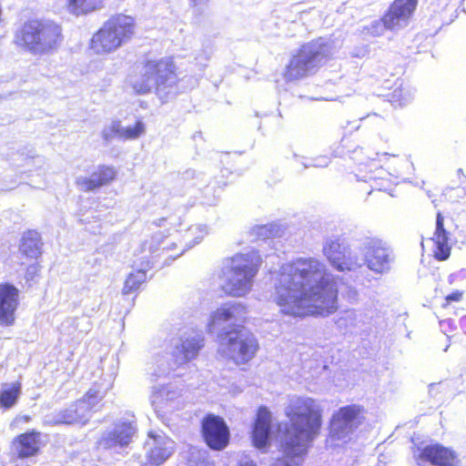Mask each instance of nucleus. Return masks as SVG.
<instances>
[{
    "label": "nucleus",
    "instance_id": "1",
    "mask_svg": "<svg viewBox=\"0 0 466 466\" xmlns=\"http://www.w3.org/2000/svg\"><path fill=\"white\" fill-rule=\"evenodd\" d=\"M274 300L282 314L298 318L328 317L339 308L335 279L313 258H299L281 268Z\"/></svg>",
    "mask_w": 466,
    "mask_h": 466
},
{
    "label": "nucleus",
    "instance_id": "2",
    "mask_svg": "<svg viewBox=\"0 0 466 466\" xmlns=\"http://www.w3.org/2000/svg\"><path fill=\"white\" fill-rule=\"evenodd\" d=\"M286 416L289 425L285 429L284 452L298 454L299 449L319 435L322 427V410L315 400L296 397L289 402Z\"/></svg>",
    "mask_w": 466,
    "mask_h": 466
},
{
    "label": "nucleus",
    "instance_id": "3",
    "mask_svg": "<svg viewBox=\"0 0 466 466\" xmlns=\"http://www.w3.org/2000/svg\"><path fill=\"white\" fill-rule=\"evenodd\" d=\"M333 57L332 46L322 37L302 44L290 56L283 76L287 81H295L315 75Z\"/></svg>",
    "mask_w": 466,
    "mask_h": 466
},
{
    "label": "nucleus",
    "instance_id": "4",
    "mask_svg": "<svg viewBox=\"0 0 466 466\" xmlns=\"http://www.w3.org/2000/svg\"><path fill=\"white\" fill-rule=\"evenodd\" d=\"M63 40L62 27L53 20L32 18L15 32V44L34 54H46L57 48Z\"/></svg>",
    "mask_w": 466,
    "mask_h": 466
},
{
    "label": "nucleus",
    "instance_id": "5",
    "mask_svg": "<svg viewBox=\"0 0 466 466\" xmlns=\"http://www.w3.org/2000/svg\"><path fill=\"white\" fill-rule=\"evenodd\" d=\"M261 265V258L256 251L236 254L230 258L228 267L223 268L219 279L221 290L226 296L242 297L251 289L252 280Z\"/></svg>",
    "mask_w": 466,
    "mask_h": 466
},
{
    "label": "nucleus",
    "instance_id": "6",
    "mask_svg": "<svg viewBox=\"0 0 466 466\" xmlns=\"http://www.w3.org/2000/svg\"><path fill=\"white\" fill-rule=\"evenodd\" d=\"M222 354L237 366L248 364L258 350L255 336L242 325L223 329L218 334Z\"/></svg>",
    "mask_w": 466,
    "mask_h": 466
},
{
    "label": "nucleus",
    "instance_id": "7",
    "mask_svg": "<svg viewBox=\"0 0 466 466\" xmlns=\"http://www.w3.org/2000/svg\"><path fill=\"white\" fill-rule=\"evenodd\" d=\"M143 76L147 82L153 80L157 89H166L175 86L178 82L177 67L173 57L166 56L160 59H147L143 63ZM133 88L137 94H147L150 91L148 83H135Z\"/></svg>",
    "mask_w": 466,
    "mask_h": 466
},
{
    "label": "nucleus",
    "instance_id": "8",
    "mask_svg": "<svg viewBox=\"0 0 466 466\" xmlns=\"http://www.w3.org/2000/svg\"><path fill=\"white\" fill-rule=\"evenodd\" d=\"M200 435L212 451L225 450L230 443L231 433L226 420L219 415L207 413L200 420Z\"/></svg>",
    "mask_w": 466,
    "mask_h": 466
},
{
    "label": "nucleus",
    "instance_id": "9",
    "mask_svg": "<svg viewBox=\"0 0 466 466\" xmlns=\"http://www.w3.org/2000/svg\"><path fill=\"white\" fill-rule=\"evenodd\" d=\"M364 410L360 405H347L339 408L331 417L328 438L335 442L350 436L360 424Z\"/></svg>",
    "mask_w": 466,
    "mask_h": 466
},
{
    "label": "nucleus",
    "instance_id": "10",
    "mask_svg": "<svg viewBox=\"0 0 466 466\" xmlns=\"http://www.w3.org/2000/svg\"><path fill=\"white\" fill-rule=\"evenodd\" d=\"M418 5V0H393L378 23L389 31L403 28L412 20Z\"/></svg>",
    "mask_w": 466,
    "mask_h": 466
},
{
    "label": "nucleus",
    "instance_id": "11",
    "mask_svg": "<svg viewBox=\"0 0 466 466\" xmlns=\"http://www.w3.org/2000/svg\"><path fill=\"white\" fill-rule=\"evenodd\" d=\"M323 253L339 271H350L359 267L357 258L338 240L328 242L323 248Z\"/></svg>",
    "mask_w": 466,
    "mask_h": 466
},
{
    "label": "nucleus",
    "instance_id": "12",
    "mask_svg": "<svg viewBox=\"0 0 466 466\" xmlns=\"http://www.w3.org/2000/svg\"><path fill=\"white\" fill-rule=\"evenodd\" d=\"M247 308L241 303H228L214 310L209 318L208 329L213 331L229 322H245Z\"/></svg>",
    "mask_w": 466,
    "mask_h": 466
},
{
    "label": "nucleus",
    "instance_id": "13",
    "mask_svg": "<svg viewBox=\"0 0 466 466\" xmlns=\"http://www.w3.org/2000/svg\"><path fill=\"white\" fill-rule=\"evenodd\" d=\"M18 305V289L10 283H0V325H14Z\"/></svg>",
    "mask_w": 466,
    "mask_h": 466
},
{
    "label": "nucleus",
    "instance_id": "14",
    "mask_svg": "<svg viewBox=\"0 0 466 466\" xmlns=\"http://www.w3.org/2000/svg\"><path fill=\"white\" fill-rule=\"evenodd\" d=\"M417 461L429 462L433 466H458L456 453L439 443L428 444L419 450Z\"/></svg>",
    "mask_w": 466,
    "mask_h": 466
},
{
    "label": "nucleus",
    "instance_id": "15",
    "mask_svg": "<svg viewBox=\"0 0 466 466\" xmlns=\"http://www.w3.org/2000/svg\"><path fill=\"white\" fill-rule=\"evenodd\" d=\"M40 431L33 429L15 436L12 441L15 451V456L19 460H25L37 456L43 447Z\"/></svg>",
    "mask_w": 466,
    "mask_h": 466
},
{
    "label": "nucleus",
    "instance_id": "16",
    "mask_svg": "<svg viewBox=\"0 0 466 466\" xmlns=\"http://www.w3.org/2000/svg\"><path fill=\"white\" fill-rule=\"evenodd\" d=\"M445 216L438 211L436 225L431 240L433 242V257L438 261L447 260L451 256V247L449 243L450 232L445 225Z\"/></svg>",
    "mask_w": 466,
    "mask_h": 466
},
{
    "label": "nucleus",
    "instance_id": "17",
    "mask_svg": "<svg viewBox=\"0 0 466 466\" xmlns=\"http://www.w3.org/2000/svg\"><path fill=\"white\" fill-rule=\"evenodd\" d=\"M116 177V169L111 166L100 165L88 177L76 179V184L83 192H92L112 183Z\"/></svg>",
    "mask_w": 466,
    "mask_h": 466
},
{
    "label": "nucleus",
    "instance_id": "18",
    "mask_svg": "<svg viewBox=\"0 0 466 466\" xmlns=\"http://www.w3.org/2000/svg\"><path fill=\"white\" fill-rule=\"evenodd\" d=\"M271 421V413L268 408L258 407L251 431L252 443L256 448L262 449L268 444Z\"/></svg>",
    "mask_w": 466,
    "mask_h": 466
},
{
    "label": "nucleus",
    "instance_id": "19",
    "mask_svg": "<svg viewBox=\"0 0 466 466\" xmlns=\"http://www.w3.org/2000/svg\"><path fill=\"white\" fill-rule=\"evenodd\" d=\"M137 429L133 422L123 421L116 425L115 429L109 431L100 440L104 449H112L116 446L126 447L132 441Z\"/></svg>",
    "mask_w": 466,
    "mask_h": 466
},
{
    "label": "nucleus",
    "instance_id": "20",
    "mask_svg": "<svg viewBox=\"0 0 466 466\" xmlns=\"http://www.w3.org/2000/svg\"><path fill=\"white\" fill-rule=\"evenodd\" d=\"M105 24L117 36L121 44L135 35L136 23L130 15L117 14L110 17Z\"/></svg>",
    "mask_w": 466,
    "mask_h": 466
},
{
    "label": "nucleus",
    "instance_id": "21",
    "mask_svg": "<svg viewBox=\"0 0 466 466\" xmlns=\"http://www.w3.org/2000/svg\"><path fill=\"white\" fill-rule=\"evenodd\" d=\"M122 44L105 24L92 37L90 46L96 54L109 53Z\"/></svg>",
    "mask_w": 466,
    "mask_h": 466
},
{
    "label": "nucleus",
    "instance_id": "22",
    "mask_svg": "<svg viewBox=\"0 0 466 466\" xmlns=\"http://www.w3.org/2000/svg\"><path fill=\"white\" fill-rule=\"evenodd\" d=\"M146 132V125L142 119L138 118L133 126L122 127L119 123L112 125L108 131H103L105 140H110L113 137H118L121 140H136Z\"/></svg>",
    "mask_w": 466,
    "mask_h": 466
},
{
    "label": "nucleus",
    "instance_id": "23",
    "mask_svg": "<svg viewBox=\"0 0 466 466\" xmlns=\"http://www.w3.org/2000/svg\"><path fill=\"white\" fill-rule=\"evenodd\" d=\"M368 267L374 271H382L389 263V253L380 241L371 242L367 250Z\"/></svg>",
    "mask_w": 466,
    "mask_h": 466
},
{
    "label": "nucleus",
    "instance_id": "24",
    "mask_svg": "<svg viewBox=\"0 0 466 466\" xmlns=\"http://www.w3.org/2000/svg\"><path fill=\"white\" fill-rule=\"evenodd\" d=\"M41 246L42 242L38 232L27 230L21 238L19 250L23 257L37 260L42 255Z\"/></svg>",
    "mask_w": 466,
    "mask_h": 466
},
{
    "label": "nucleus",
    "instance_id": "25",
    "mask_svg": "<svg viewBox=\"0 0 466 466\" xmlns=\"http://www.w3.org/2000/svg\"><path fill=\"white\" fill-rule=\"evenodd\" d=\"M21 391L22 383L20 380L3 383L0 388V408L7 410L14 407L20 398Z\"/></svg>",
    "mask_w": 466,
    "mask_h": 466
},
{
    "label": "nucleus",
    "instance_id": "26",
    "mask_svg": "<svg viewBox=\"0 0 466 466\" xmlns=\"http://www.w3.org/2000/svg\"><path fill=\"white\" fill-rule=\"evenodd\" d=\"M103 6V0H66L67 11L76 16L93 13Z\"/></svg>",
    "mask_w": 466,
    "mask_h": 466
},
{
    "label": "nucleus",
    "instance_id": "27",
    "mask_svg": "<svg viewBox=\"0 0 466 466\" xmlns=\"http://www.w3.org/2000/svg\"><path fill=\"white\" fill-rule=\"evenodd\" d=\"M201 347L198 341L187 339L177 348L175 356L177 360L187 362L196 358Z\"/></svg>",
    "mask_w": 466,
    "mask_h": 466
},
{
    "label": "nucleus",
    "instance_id": "28",
    "mask_svg": "<svg viewBox=\"0 0 466 466\" xmlns=\"http://www.w3.org/2000/svg\"><path fill=\"white\" fill-rule=\"evenodd\" d=\"M165 444V441H157L156 445L150 448L147 455L149 466H159L170 456L171 451Z\"/></svg>",
    "mask_w": 466,
    "mask_h": 466
},
{
    "label": "nucleus",
    "instance_id": "29",
    "mask_svg": "<svg viewBox=\"0 0 466 466\" xmlns=\"http://www.w3.org/2000/svg\"><path fill=\"white\" fill-rule=\"evenodd\" d=\"M147 272L144 269L132 271L125 280L122 292L124 295H129L136 292L146 281Z\"/></svg>",
    "mask_w": 466,
    "mask_h": 466
},
{
    "label": "nucleus",
    "instance_id": "30",
    "mask_svg": "<svg viewBox=\"0 0 466 466\" xmlns=\"http://www.w3.org/2000/svg\"><path fill=\"white\" fill-rule=\"evenodd\" d=\"M386 96L392 105L402 106L408 102L410 94L405 90L401 82H395Z\"/></svg>",
    "mask_w": 466,
    "mask_h": 466
},
{
    "label": "nucleus",
    "instance_id": "31",
    "mask_svg": "<svg viewBox=\"0 0 466 466\" xmlns=\"http://www.w3.org/2000/svg\"><path fill=\"white\" fill-rule=\"evenodd\" d=\"M82 419L78 410V402L72 403L69 407L62 410L58 414V420L64 424H74Z\"/></svg>",
    "mask_w": 466,
    "mask_h": 466
},
{
    "label": "nucleus",
    "instance_id": "32",
    "mask_svg": "<svg viewBox=\"0 0 466 466\" xmlns=\"http://www.w3.org/2000/svg\"><path fill=\"white\" fill-rule=\"evenodd\" d=\"M103 396L96 389H89L85 395L77 401L78 404H85L88 408H92L98 404Z\"/></svg>",
    "mask_w": 466,
    "mask_h": 466
},
{
    "label": "nucleus",
    "instance_id": "33",
    "mask_svg": "<svg viewBox=\"0 0 466 466\" xmlns=\"http://www.w3.org/2000/svg\"><path fill=\"white\" fill-rule=\"evenodd\" d=\"M40 269L41 266L37 260L34 263L26 266L25 270V279L27 283H31L35 281L37 278L40 277Z\"/></svg>",
    "mask_w": 466,
    "mask_h": 466
},
{
    "label": "nucleus",
    "instance_id": "34",
    "mask_svg": "<svg viewBox=\"0 0 466 466\" xmlns=\"http://www.w3.org/2000/svg\"><path fill=\"white\" fill-rule=\"evenodd\" d=\"M385 156H388V154H385ZM391 160L396 163V167H393V171L397 174L400 173V169L407 162L406 159L400 155H389L384 163L389 169L390 168V164Z\"/></svg>",
    "mask_w": 466,
    "mask_h": 466
},
{
    "label": "nucleus",
    "instance_id": "35",
    "mask_svg": "<svg viewBox=\"0 0 466 466\" xmlns=\"http://www.w3.org/2000/svg\"><path fill=\"white\" fill-rule=\"evenodd\" d=\"M462 298H463V291L454 290L445 297L444 303L442 304V308L449 307L452 302H459L462 299Z\"/></svg>",
    "mask_w": 466,
    "mask_h": 466
},
{
    "label": "nucleus",
    "instance_id": "36",
    "mask_svg": "<svg viewBox=\"0 0 466 466\" xmlns=\"http://www.w3.org/2000/svg\"><path fill=\"white\" fill-rule=\"evenodd\" d=\"M169 218H158L157 220L154 221V225H156L157 227H161L167 224L165 230L167 233H170V231L173 230V228H175V222L168 221Z\"/></svg>",
    "mask_w": 466,
    "mask_h": 466
},
{
    "label": "nucleus",
    "instance_id": "37",
    "mask_svg": "<svg viewBox=\"0 0 466 466\" xmlns=\"http://www.w3.org/2000/svg\"><path fill=\"white\" fill-rule=\"evenodd\" d=\"M271 466H290V465L285 461L278 460Z\"/></svg>",
    "mask_w": 466,
    "mask_h": 466
},
{
    "label": "nucleus",
    "instance_id": "38",
    "mask_svg": "<svg viewBox=\"0 0 466 466\" xmlns=\"http://www.w3.org/2000/svg\"><path fill=\"white\" fill-rule=\"evenodd\" d=\"M238 466H258L253 461H242Z\"/></svg>",
    "mask_w": 466,
    "mask_h": 466
},
{
    "label": "nucleus",
    "instance_id": "39",
    "mask_svg": "<svg viewBox=\"0 0 466 466\" xmlns=\"http://www.w3.org/2000/svg\"><path fill=\"white\" fill-rule=\"evenodd\" d=\"M460 324L463 331L466 333V315L461 319Z\"/></svg>",
    "mask_w": 466,
    "mask_h": 466
},
{
    "label": "nucleus",
    "instance_id": "40",
    "mask_svg": "<svg viewBox=\"0 0 466 466\" xmlns=\"http://www.w3.org/2000/svg\"><path fill=\"white\" fill-rule=\"evenodd\" d=\"M21 420L25 422H28L31 420V417L29 415H24L23 417H21Z\"/></svg>",
    "mask_w": 466,
    "mask_h": 466
},
{
    "label": "nucleus",
    "instance_id": "41",
    "mask_svg": "<svg viewBox=\"0 0 466 466\" xmlns=\"http://www.w3.org/2000/svg\"><path fill=\"white\" fill-rule=\"evenodd\" d=\"M192 1L195 2V3L197 2V0H192Z\"/></svg>",
    "mask_w": 466,
    "mask_h": 466
}]
</instances>
